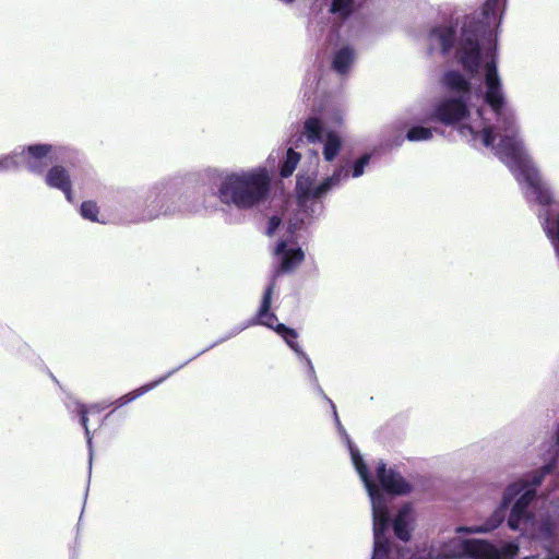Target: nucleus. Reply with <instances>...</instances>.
<instances>
[{
  "mask_svg": "<svg viewBox=\"0 0 559 559\" xmlns=\"http://www.w3.org/2000/svg\"><path fill=\"white\" fill-rule=\"evenodd\" d=\"M508 0H486L478 12L466 15L459 35L451 25H437L428 34L443 57L452 52L462 70H497L499 35Z\"/></svg>",
  "mask_w": 559,
  "mask_h": 559,
  "instance_id": "nucleus-1",
  "label": "nucleus"
},
{
  "mask_svg": "<svg viewBox=\"0 0 559 559\" xmlns=\"http://www.w3.org/2000/svg\"><path fill=\"white\" fill-rule=\"evenodd\" d=\"M496 155L515 175L518 181H521L522 178L526 182L535 197V202L547 207L544 217L549 211L552 217H557L558 213L552 207L555 205L552 192L525 153L523 143L518 135L506 134L502 136L496 147Z\"/></svg>",
  "mask_w": 559,
  "mask_h": 559,
  "instance_id": "nucleus-2",
  "label": "nucleus"
},
{
  "mask_svg": "<svg viewBox=\"0 0 559 559\" xmlns=\"http://www.w3.org/2000/svg\"><path fill=\"white\" fill-rule=\"evenodd\" d=\"M271 190V178L265 168L231 173L221 182L218 199L239 210H250L264 202Z\"/></svg>",
  "mask_w": 559,
  "mask_h": 559,
  "instance_id": "nucleus-3",
  "label": "nucleus"
},
{
  "mask_svg": "<svg viewBox=\"0 0 559 559\" xmlns=\"http://www.w3.org/2000/svg\"><path fill=\"white\" fill-rule=\"evenodd\" d=\"M462 551L467 559H514L520 547L514 542H508L498 548L487 539L467 538L463 539Z\"/></svg>",
  "mask_w": 559,
  "mask_h": 559,
  "instance_id": "nucleus-4",
  "label": "nucleus"
},
{
  "mask_svg": "<svg viewBox=\"0 0 559 559\" xmlns=\"http://www.w3.org/2000/svg\"><path fill=\"white\" fill-rule=\"evenodd\" d=\"M348 173L343 166L337 167L333 174L325 178L320 185L313 187L314 178L309 174H299L296 180V193L299 204H305L310 200L319 199L326 194L333 187L341 183L343 178H347Z\"/></svg>",
  "mask_w": 559,
  "mask_h": 559,
  "instance_id": "nucleus-5",
  "label": "nucleus"
},
{
  "mask_svg": "<svg viewBox=\"0 0 559 559\" xmlns=\"http://www.w3.org/2000/svg\"><path fill=\"white\" fill-rule=\"evenodd\" d=\"M523 484H511L503 492L500 506L492 512V514L480 525L474 526H459L457 533L466 534H486L496 530L506 519V512L510 503L515 497L524 489Z\"/></svg>",
  "mask_w": 559,
  "mask_h": 559,
  "instance_id": "nucleus-6",
  "label": "nucleus"
},
{
  "mask_svg": "<svg viewBox=\"0 0 559 559\" xmlns=\"http://www.w3.org/2000/svg\"><path fill=\"white\" fill-rule=\"evenodd\" d=\"M469 116L465 98H443L436 104L428 120L444 126H454Z\"/></svg>",
  "mask_w": 559,
  "mask_h": 559,
  "instance_id": "nucleus-7",
  "label": "nucleus"
},
{
  "mask_svg": "<svg viewBox=\"0 0 559 559\" xmlns=\"http://www.w3.org/2000/svg\"><path fill=\"white\" fill-rule=\"evenodd\" d=\"M52 152L51 144H32L21 151V160L26 169L35 175H44L49 163V155Z\"/></svg>",
  "mask_w": 559,
  "mask_h": 559,
  "instance_id": "nucleus-8",
  "label": "nucleus"
},
{
  "mask_svg": "<svg viewBox=\"0 0 559 559\" xmlns=\"http://www.w3.org/2000/svg\"><path fill=\"white\" fill-rule=\"evenodd\" d=\"M377 478L388 493L404 496L413 490V486L401 474L392 468H386V464L382 461L377 466Z\"/></svg>",
  "mask_w": 559,
  "mask_h": 559,
  "instance_id": "nucleus-9",
  "label": "nucleus"
},
{
  "mask_svg": "<svg viewBox=\"0 0 559 559\" xmlns=\"http://www.w3.org/2000/svg\"><path fill=\"white\" fill-rule=\"evenodd\" d=\"M498 74L499 72H486L485 76L486 92L484 100L495 115H500L503 107H506V97Z\"/></svg>",
  "mask_w": 559,
  "mask_h": 559,
  "instance_id": "nucleus-10",
  "label": "nucleus"
},
{
  "mask_svg": "<svg viewBox=\"0 0 559 559\" xmlns=\"http://www.w3.org/2000/svg\"><path fill=\"white\" fill-rule=\"evenodd\" d=\"M45 182L48 187L62 191L69 202L73 201L71 176L62 165H53L45 171Z\"/></svg>",
  "mask_w": 559,
  "mask_h": 559,
  "instance_id": "nucleus-11",
  "label": "nucleus"
},
{
  "mask_svg": "<svg viewBox=\"0 0 559 559\" xmlns=\"http://www.w3.org/2000/svg\"><path fill=\"white\" fill-rule=\"evenodd\" d=\"M413 522V509L406 503L400 508L392 522L394 535L402 542H408L412 537Z\"/></svg>",
  "mask_w": 559,
  "mask_h": 559,
  "instance_id": "nucleus-12",
  "label": "nucleus"
},
{
  "mask_svg": "<svg viewBox=\"0 0 559 559\" xmlns=\"http://www.w3.org/2000/svg\"><path fill=\"white\" fill-rule=\"evenodd\" d=\"M275 287V282L273 281L265 289L263 294V298L260 305V309L258 311V322L259 324L265 325L275 331V328L280 324L277 322V317L275 313L271 312V304H272V295Z\"/></svg>",
  "mask_w": 559,
  "mask_h": 559,
  "instance_id": "nucleus-13",
  "label": "nucleus"
},
{
  "mask_svg": "<svg viewBox=\"0 0 559 559\" xmlns=\"http://www.w3.org/2000/svg\"><path fill=\"white\" fill-rule=\"evenodd\" d=\"M373 504V536H385V531L390 524L388 508L382 499L381 492L372 499Z\"/></svg>",
  "mask_w": 559,
  "mask_h": 559,
  "instance_id": "nucleus-14",
  "label": "nucleus"
},
{
  "mask_svg": "<svg viewBox=\"0 0 559 559\" xmlns=\"http://www.w3.org/2000/svg\"><path fill=\"white\" fill-rule=\"evenodd\" d=\"M442 81L450 91L462 94L460 98L466 100L469 98L471 82L462 75V72H444Z\"/></svg>",
  "mask_w": 559,
  "mask_h": 559,
  "instance_id": "nucleus-15",
  "label": "nucleus"
},
{
  "mask_svg": "<svg viewBox=\"0 0 559 559\" xmlns=\"http://www.w3.org/2000/svg\"><path fill=\"white\" fill-rule=\"evenodd\" d=\"M353 463L355 465L356 471L358 472L361 480L364 481L369 496L371 499H374L376 496H379V486L372 479L366 463L359 453H353Z\"/></svg>",
  "mask_w": 559,
  "mask_h": 559,
  "instance_id": "nucleus-16",
  "label": "nucleus"
},
{
  "mask_svg": "<svg viewBox=\"0 0 559 559\" xmlns=\"http://www.w3.org/2000/svg\"><path fill=\"white\" fill-rule=\"evenodd\" d=\"M324 126L320 118L309 117L304 122L302 135L307 142L316 144L323 141Z\"/></svg>",
  "mask_w": 559,
  "mask_h": 559,
  "instance_id": "nucleus-17",
  "label": "nucleus"
},
{
  "mask_svg": "<svg viewBox=\"0 0 559 559\" xmlns=\"http://www.w3.org/2000/svg\"><path fill=\"white\" fill-rule=\"evenodd\" d=\"M343 146L341 135L335 131H328L323 142V157L326 162H333L340 154Z\"/></svg>",
  "mask_w": 559,
  "mask_h": 559,
  "instance_id": "nucleus-18",
  "label": "nucleus"
},
{
  "mask_svg": "<svg viewBox=\"0 0 559 559\" xmlns=\"http://www.w3.org/2000/svg\"><path fill=\"white\" fill-rule=\"evenodd\" d=\"M305 260V253L300 248L288 249L282 257L280 267L275 271V276L295 270Z\"/></svg>",
  "mask_w": 559,
  "mask_h": 559,
  "instance_id": "nucleus-19",
  "label": "nucleus"
},
{
  "mask_svg": "<svg viewBox=\"0 0 559 559\" xmlns=\"http://www.w3.org/2000/svg\"><path fill=\"white\" fill-rule=\"evenodd\" d=\"M534 519V513L530 509H523L512 506L508 518V526L512 531H520L522 525H526Z\"/></svg>",
  "mask_w": 559,
  "mask_h": 559,
  "instance_id": "nucleus-20",
  "label": "nucleus"
},
{
  "mask_svg": "<svg viewBox=\"0 0 559 559\" xmlns=\"http://www.w3.org/2000/svg\"><path fill=\"white\" fill-rule=\"evenodd\" d=\"M275 332L283 337V340L285 341V343L295 352L297 353L298 355L302 356L304 358L307 359L308 364L310 365L311 361L309 358H307L306 354L301 350L298 342H297V338H298V333L292 329V328H288L286 326L285 324H278L276 328H275Z\"/></svg>",
  "mask_w": 559,
  "mask_h": 559,
  "instance_id": "nucleus-21",
  "label": "nucleus"
},
{
  "mask_svg": "<svg viewBox=\"0 0 559 559\" xmlns=\"http://www.w3.org/2000/svg\"><path fill=\"white\" fill-rule=\"evenodd\" d=\"M329 11L346 21L355 11V0H332Z\"/></svg>",
  "mask_w": 559,
  "mask_h": 559,
  "instance_id": "nucleus-22",
  "label": "nucleus"
},
{
  "mask_svg": "<svg viewBox=\"0 0 559 559\" xmlns=\"http://www.w3.org/2000/svg\"><path fill=\"white\" fill-rule=\"evenodd\" d=\"M300 159H301L300 153H298L294 148L289 147L286 152V157L280 168L281 177L282 178L290 177L294 174Z\"/></svg>",
  "mask_w": 559,
  "mask_h": 559,
  "instance_id": "nucleus-23",
  "label": "nucleus"
},
{
  "mask_svg": "<svg viewBox=\"0 0 559 559\" xmlns=\"http://www.w3.org/2000/svg\"><path fill=\"white\" fill-rule=\"evenodd\" d=\"M355 58L354 50L346 46L337 50L333 58V70H347Z\"/></svg>",
  "mask_w": 559,
  "mask_h": 559,
  "instance_id": "nucleus-24",
  "label": "nucleus"
},
{
  "mask_svg": "<svg viewBox=\"0 0 559 559\" xmlns=\"http://www.w3.org/2000/svg\"><path fill=\"white\" fill-rule=\"evenodd\" d=\"M497 118V122L499 129L506 133L518 135V129L515 126V116L512 110L503 107V110L500 115H495Z\"/></svg>",
  "mask_w": 559,
  "mask_h": 559,
  "instance_id": "nucleus-25",
  "label": "nucleus"
},
{
  "mask_svg": "<svg viewBox=\"0 0 559 559\" xmlns=\"http://www.w3.org/2000/svg\"><path fill=\"white\" fill-rule=\"evenodd\" d=\"M373 554L371 559H389L392 543L386 536H373Z\"/></svg>",
  "mask_w": 559,
  "mask_h": 559,
  "instance_id": "nucleus-26",
  "label": "nucleus"
},
{
  "mask_svg": "<svg viewBox=\"0 0 559 559\" xmlns=\"http://www.w3.org/2000/svg\"><path fill=\"white\" fill-rule=\"evenodd\" d=\"M165 379H166V377H162V378H159L156 381H153L151 383L142 385L141 388H139V389H136V390H134L132 392H129L128 394L121 396L119 400H117L118 406H123V405L134 401L135 399L140 397L141 395H143L146 392H148L152 389H154L156 385L162 383Z\"/></svg>",
  "mask_w": 559,
  "mask_h": 559,
  "instance_id": "nucleus-27",
  "label": "nucleus"
},
{
  "mask_svg": "<svg viewBox=\"0 0 559 559\" xmlns=\"http://www.w3.org/2000/svg\"><path fill=\"white\" fill-rule=\"evenodd\" d=\"M514 484H523L524 489L515 497L516 500L513 503L514 506H518L523 509H530V506L536 498V489L535 488H527V484L523 481H515Z\"/></svg>",
  "mask_w": 559,
  "mask_h": 559,
  "instance_id": "nucleus-28",
  "label": "nucleus"
},
{
  "mask_svg": "<svg viewBox=\"0 0 559 559\" xmlns=\"http://www.w3.org/2000/svg\"><path fill=\"white\" fill-rule=\"evenodd\" d=\"M552 468H554L552 464H546L543 467H540L539 469L534 471L528 476V479H520L519 481L526 483L527 484V488H535L536 489V487L539 486L543 483L545 476L547 474L551 473Z\"/></svg>",
  "mask_w": 559,
  "mask_h": 559,
  "instance_id": "nucleus-29",
  "label": "nucleus"
},
{
  "mask_svg": "<svg viewBox=\"0 0 559 559\" xmlns=\"http://www.w3.org/2000/svg\"><path fill=\"white\" fill-rule=\"evenodd\" d=\"M80 213L83 218L88 219L91 222H99L98 221V214H99V207L96 202L94 201H84L81 204Z\"/></svg>",
  "mask_w": 559,
  "mask_h": 559,
  "instance_id": "nucleus-30",
  "label": "nucleus"
},
{
  "mask_svg": "<svg viewBox=\"0 0 559 559\" xmlns=\"http://www.w3.org/2000/svg\"><path fill=\"white\" fill-rule=\"evenodd\" d=\"M406 138L409 141H425L432 138V131L429 128L416 126L407 131Z\"/></svg>",
  "mask_w": 559,
  "mask_h": 559,
  "instance_id": "nucleus-31",
  "label": "nucleus"
},
{
  "mask_svg": "<svg viewBox=\"0 0 559 559\" xmlns=\"http://www.w3.org/2000/svg\"><path fill=\"white\" fill-rule=\"evenodd\" d=\"M462 543H463V539L454 538L445 544L444 549H445L448 558H450V559H467L462 554L463 552L462 551Z\"/></svg>",
  "mask_w": 559,
  "mask_h": 559,
  "instance_id": "nucleus-32",
  "label": "nucleus"
},
{
  "mask_svg": "<svg viewBox=\"0 0 559 559\" xmlns=\"http://www.w3.org/2000/svg\"><path fill=\"white\" fill-rule=\"evenodd\" d=\"M20 164H22L21 153H13L0 159L1 169H17Z\"/></svg>",
  "mask_w": 559,
  "mask_h": 559,
  "instance_id": "nucleus-33",
  "label": "nucleus"
},
{
  "mask_svg": "<svg viewBox=\"0 0 559 559\" xmlns=\"http://www.w3.org/2000/svg\"><path fill=\"white\" fill-rule=\"evenodd\" d=\"M369 162H370L369 154H364L362 156H360L353 165L352 176L354 178L361 176L364 174L365 167L369 164Z\"/></svg>",
  "mask_w": 559,
  "mask_h": 559,
  "instance_id": "nucleus-34",
  "label": "nucleus"
},
{
  "mask_svg": "<svg viewBox=\"0 0 559 559\" xmlns=\"http://www.w3.org/2000/svg\"><path fill=\"white\" fill-rule=\"evenodd\" d=\"M481 136H483V143L485 146L489 147V146L493 145L496 135H495L491 127L484 128L481 131Z\"/></svg>",
  "mask_w": 559,
  "mask_h": 559,
  "instance_id": "nucleus-35",
  "label": "nucleus"
},
{
  "mask_svg": "<svg viewBox=\"0 0 559 559\" xmlns=\"http://www.w3.org/2000/svg\"><path fill=\"white\" fill-rule=\"evenodd\" d=\"M281 218L276 215L270 217L267 222L266 235L272 236L281 225Z\"/></svg>",
  "mask_w": 559,
  "mask_h": 559,
  "instance_id": "nucleus-36",
  "label": "nucleus"
},
{
  "mask_svg": "<svg viewBox=\"0 0 559 559\" xmlns=\"http://www.w3.org/2000/svg\"><path fill=\"white\" fill-rule=\"evenodd\" d=\"M79 414H80V423L83 426V428L85 430V433L88 435L90 430H88V427H87V421H88L87 409H86V407L84 405H82L80 407Z\"/></svg>",
  "mask_w": 559,
  "mask_h": 559,
  "instance_id": "nucleus-37",
  "label": "nucleus"
},
{
  "mask_svg": "<svg viewBox=\"0 0 559 559\" xmlns=\"http://www.w3.org/2000/svg\"><path fill=\"white\" fill-rule=\"evenodd\" d=\"M288 249H287V243L285 240H281L276 247H275V254H282L284 255L285 252H287Z\"/></svg>",
  "mask_w": 559,
  "mask_h": 559,
  "instance_id": "nucleus-38",
  "label": "nucleus"
},
{
  "mask_svg": "<svg viewBox=\"0 0 559 559\" xmlns=\"http://www.w3.org/2000/svg\"><path fill=\"white\" fill-rule=\"evenodd\" d=\"M556 442L559 444V426L558 429L556 430Z\"/></svg>",
  "mask_w": 559,
  "mask_h": 559,
  "instance_id": "nucleus-39",
  "label": "nucleus"
},
{
  "mask_svg": "<svg viewBox=\"0 0 559 559\" xmlns=\"http://www.w3.org/2000/svg\"><path fill=\"white\" fill-rule=\"evenodd\" d=\"M552 559H559V555H558V556H556V557H554Z\"/></svg>",
  "mask_w": 559,
  "mask_h": 559,
  "instance_id": "nucleus-40",
  "label": "nucleus"
}]
</instances>
